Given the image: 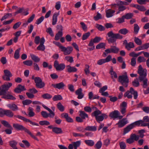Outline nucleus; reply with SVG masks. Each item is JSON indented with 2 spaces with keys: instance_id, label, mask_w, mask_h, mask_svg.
<instances>
[{
  "instance_id": "obj_2",
  "label": "nucleus",
  "mask_w": 149,
  "mask_h": 149,
  "mask_svg": "<svg viewBox=\"0 0 149 149\" xmlns=\"http://www.w3.org/2000/svg\"><path fill=\"white\" fill-rule=\"evenodd\" d=\"M147 70L143 69L141 65L139 66L137 71V73L139 74V79L140 81H143V87L146 88L148 86V79L146 78L147 75Z\"/></svg>"
},
{
  "instance_id": "obj_41",
  "label": "nucleus",
  "mask_w": 149,
  "mask_h": 149,
  "mask_svg": "<svg viewBox=\"0 0 149 149\" xmlns=\"http://www.w3.org/2000/svg\"><path fill=\"white\" fill-rule=\"evenodd\" d=\"M95 27L99 31H104L105 29V28L103 26L98 24H95Z\"/></svg>"
},
{
  "instance_id": "obj_7",
  "label": "nucleus",
  "mask_w": 149,
  "mask_h": 149,
  "mask_svg": "<svg viewBox=\"0 0 149 149\" xmlns=\"http://www.w3.org/2000/svg\"><path fill=\"white\" fill-rule=\"evenodd\" d=\"M119 50V49L116 46H111L110 48L107 49L105 50V52L103 54L102 56L104 57H105L109 53H118Z\"/></svg>"
},
{
  "instance_id": "obj_1",
  "label": "nucleus",
  "mask_w": 149,
  "mask_h": 149,
  "mask_svg": "<svg viewBox=\"0 0 149 149\" xmlns=\"http://www.w3.org/2000/svg\"><path fill=\"white\" fill-rule=\"evenodd\" d=\"M12 86V84L10 82L5 83L1 86L2 89L0 91V95H2L1 98L6 100H15L16 98L12 95L9 94V92L6 93L9 88Z\"/></svg>"
},
{
  "instance_id": "obj_12",
  "label": "nucleus",
  "mask_w": 149,
  "mask_h": 149,
  "mask_svg": "<svg viewBox=\"0 0 149 149\" xmlns=\"http://www.w3.org/2000/svg\"><path fill=\"white\" fill-rule=\"evenodd\" d=\"M14 116L16 118H18L19 119L22 120L25 122L29 123L30 124L32 125H36L37 126H39V125L38 123L33 122L30 120L22 116L19 115H14Z\"/></svg>"
},
{
  "instance_id": "obj_51",
  "label": "nucleus",
  "mask_w": 149,
  "mask_h": 149,
  "mask_svg": "<svg viewBox=\"0 0 149 149\" xmlns=\"http://www.w3.org/2000/svg\"><path fill=\"white\" fill-rule=\"evenodd\" d=\"M63 98L60 95H54L52 99L54 101H56L62 100Z\"/></svg>"
},
{
  "instance_id": "obj_14",
  "label": "nucleus",
  "mask_w": 149,
  "mask_h": 149,
  "mask_svg": "<svg viewBox=\"0 0 149 149\" xmlns=\"http://www.w3.org/2000/svg\"><path fill=\"white\" fill-rule=\"evenodd\" d=\"M111 59V56L109 55L105 59H101L98 60L97 63L98 65H101L104 63L109 62Z\"/></svg>"
},
{
  "instance_id": "obj_35",
  "label": "nucleus",
  "mask_w": 149,
  "mask_h": 149,
  "mask_svg": "<svg viewBox=\"0 0 149 149\" xmlns=\"http://www.w3.org/2000/svg\"><path fill=\"white\" fill-rule=\"evenodd\" d=\"M1 123L5 127L8 128L12 127L11 125L7 121L2 120L1 121Z\"/></svg>"
},
{
  "instance_id": "obj_59",
  "label": "nucleus",
  "mask_w": 149,
  "mask_h": 149,
  "mask_svg": "<svg viewBox=\"0 0 149 149\" xmlns=\"http://www.w3.org/2000/svg\"><path fill=\"white\" fill-rule=\"evenodd\" d=\"M102 114V112L99 110H95L92 113V114L95 117V118L98 116L99 115L101 114Z\"/></svg>"
},
{
  "instance_id": "obj_64",
  "label": "nucleus",
  "mask_w": 149,
  "mask_h": 149,
  "mask_svg": "<svg viewBox=\"0 0 149 149\" xmlns=\"http://www.w3.org/2000/svg\"><path fill=\"white\" fill-rule=\"evenodd\" d=\"M125 18L123 15L121 18H118L117 19L118 20L116 23L118 24H120L124 22H125Z\"/></svg>"
},
{
  "instance_id": "obj_5",
  "label": "nucleus",
  "mask_w": 149,
  "mask_h": 149,
  "mask_svg": "<svg viewBox=\"0 0 149 149\" xmlns=\"http://www.w3.org/2000/svg\"><path fill=\"white\" fill-rule=\"evenodd\" d=\"M42 106L46 110L48 111L49 113H48L46 111H42L41 112V114L42 117L44 118H47L48 117L50 118H53L55 116V113L49 108L45 105L42 104Z\"/></svg>"
},
{
  "instance_id": "obj_34",
  "label": "nucleus",
  "mask_w": 149,
  "mask_h": 149,
  "mask_svg": "<svg viewBox=\"0 0 149 149\" xmlns=\"http://www.w3.org/2000/svg\"><path fill=\"white\" fill-rule=\"evenodd\" d=\"M85 129L87 131H95L97 130V127L95 126H88L86 127Z\"/></svg>"
},
{
  "instance_id": "obj_37",
  "label": "nucleus",
  "mask_w": 149,
  "mask_h": 149,
  "mask_svg": "<svg viewBox=\"0 0 149 149\" xmlns=\"http://www.w3.org/2000/svg\"><path fill=\"white\" fill-rule=\"evenodd\" d=\"M57 107L60 111L63 112L64 110V107L60 102H58L56 105Z\"/></svg>"
},
{
  "instance_id": "obj_4",
  "label": "nucleus",
  "mask_w": 149,
  "mask_h": 149,
  "mask_svg": "<svg viewBox=\"0 0 149 149\" xmlns=\"http://www.w3.org/2000/svg\"><path fill=\"white\" fill-rule=\"evenodd\" d=\"M118 81L124 87H127L129 83V79L126 72L124 75L119 76L118 77Z\"/></svg>"
},
{
  "instance_id": "obj_63",
  "label": "nucleus",
  "mask_w": 149,
  "mask_h": 149,
  "mask_svg": "<svg viewBox=\"0 0 149 149\" xmlns=\"http://www.w3.org/2000/svg\"><path fill=\"white\" fill-rule=\"evenodd\" d=\"M44 17L43 16L40 17L39 19H37L36 22V24L38 25L41 23L44 20Z\"/></svg>"
},
{
  "instance_id": "obj_23",
  "label": "nucleus",
  "mask_w": 149,
  "mask_h": 149,
  "mask_svg": "<svg viewBox=\"0 0 149 149\" xmlns=\"http://www.w3.org/2000/svg\"><path fill=\"white\" fill-rule=\"evenodd\" d=\"M75 93L78 95L77 98L78 99H81L84 96V94L82 92V89L81 88H79L76 90Z\"/></svg>"
},
{
  "instance_id": "obj_40",
  "label": "nucleus",
  "mask_w": 149,
  "mask_h": 149,
  "mask_svg": "<svg viewBox=\"0 0 149 149\" xmlns=\"http://www.w3.org/2000/svg\"><path fill=\"white\" fill-rule=\"evenodd\" d=\"M129 31L126 28H123L120 29L118 33L121 34L125 35L129 32Z\"/></svg>"
},
{
  "instance_id": "obj_31",
  "label": "nucleus",
  "mask_w": 149,
  "mask_h": 149,
  "mask_svg": "<svg viewBox=\"0 0 149 149\" xmlns=\"http://www.w3.org/2000/svg\"><path fill=\"white\" fill-rule=\"evenodd\" d=\"M17 142L14 140L10 141L9 142V145L13 149L17 148L16 145Z\"/></svg>"
},
{
  "instance_id": "obj_27",
  "label": "nucleus",
  "mask_w": 149,
  "mask_h": 149,
  "mask_svg": "<svg viewBox=\"0 0 149 149\" xmlns=\"http://www.w3.org/2000/svg\"><path fill=\"white\" fill-rule=\"evenodd\" d=\"M59 15V13H55L52 16V24L53 25H55L57 21V17Z\"/></svg>"
},
{
  "instance_id": "obj_36",
  "label": "nucleus",
  "mask_w": 149,
  "mask_h": 149,
  "mask_svg": "<svg viewBox=\"0 0 149 149\" xmlns=\"http://www.w3.org/2000/svg\"><path fill=\"white\" fill-rule=\"evenodd\" d=\"M134 47V43L132 42H129L127 44V45H125V48L128 50H130L131 48H133Z\"/></svg>"
},
{
  "instance_id": "obj_49",
  "label": "nucleus",
  "mask_w": 149,
  "mask_h": 149,
  "mask_svg": "<svg viewBox=\"0 0 149 149\" xmlns=\"http://www.w3.org/2000/svg\"><path fill=\"white\" fill-rule=\"evenodd\" d=\"M130 137L133 141H137L139 138V136L138 135H136L135 134H132L130 135Z\"/></svg>"
},
{
  "instance_id": "obj_42",
  "label": "nucleus",
  "mask_w": 149,
  "mask_h": 149,
  "mask_svg": "<svg viewBox=\"0 0 149 149\" xmlns=\"http://www.w3.org/2000/svg\"><path fill=\"white\" fill-rule=\"evenodd\" d=\"M63 32H58L55 36L54 39L55 40H58L60 38L63 36Z\"/></svg>"
},
{
  "instance_id": "obj_33",
  "label": "nucleus",
  "mask_w": 149,
  "mask_h": 149,
  "mask_svg": "<svg viewBox=\"0 0 149 149\" xmlns=\"http://www.w3.org/2000/svg\"><path fill=\"white\" fill-rule=\"evenodd\" d=\"M53 132L57 134L61 133L63 132L61 128L58 127H54Z\"/></svg>"
},
{
  "instance_id": "obj_50",
  "label": "nucleus",
  "mask_w": 149,
  "mask_h": 149,
  "mask_svg": "<svg viewBox=\"0 0 149 149\" xmlns=\"http://www.w3.org/2000/svg\"><path fill=\"white\" fill-rule=\"evenodd\" d=\"M125 19H131L133 16V14L131 13H127L125 15H123Z\"/></svg>"
},
{
  "instance_id": "obj_11",
  "label": "nucleus",
  "mask_w": 149,
  "mask_h": 149,
  "mask_svg": "<svg viewBox=\"0 0 149 149\" xmlns=\"http://www.w3.org/2000/svg\"><path fill=\"white\" fill-rule=\"evenodd\" d=\"M73 48L71 46L68 47H67L63 46L61 47V51L63 52V54L65 55L70 54L73 50Z\"/></svg>"
},
{
  "instance_id": "obj_17",
  "label": "nucleus",
  "mask_w": 149,
  "mask_h": 149,
  "mask_svg": "<svg viewBox=\"0 0 149 149\" xmlns=\"http://www.w3.org/2000/svg\"><path fill=\"white\" fill-rule=\"evenodd\" d=\"M61 118L65 119L69 123H72L73 122V120L68 116V113H63L61 114Z\"/></svg>"
},
{
  "instance_id": "obj_21",
  "label": "nucleus",
  "mask_w": 149,
  "mask_h": 149,
  "mask_svg": "<svg viewBox=\"0 0 149 149\" xmlns=\"http://www.w3.org/2000/svg\"><path fill=\"white\" fill-rule=\"evenodd\" d=\"M108 117V116L106 114L102 113L101 115L95 118L97 122L100 123V122L103 120L104 118H107Z\"/></svg>"
},
{
  "instance_id": "obj_62",
  "label": "nucleus",
  "mask_w": 149,
  "mask_h": 149,
  "mask_svg": "<svg viewBox=\"0 0 149 149\" xmlns=\"http://www.w3.org/2000/svg\"><path fill=\"white\" fill-rule=\"evenodd\" d=\"M105 44L104 43H101L98 44L96 47L97 49H100L105 47Z\"/></svg>"
},
{
  "instance_id": "obj_44",
  "label": "nucleus",
  "mask_w": 149,
  "mask_h": 149,
  "mask_svg": "<svg viewBox=\"0 0 149 149\" xmlns=\"http://www.w3.org/2000/svg\"><path fill=\"white\" fill-rule=\"evenodd\" d=\"M139 27L137 24H134V33L135 34H137L139 32Z\"/></svg>"
},
{
  "instance_id": "obj_39",
  "label": "nucleus",
  "mask_w": 149,
  "mask_h": 149,
  "mask_svg": "<svg viewBox=\"0 0 149 149\" xmlns=\"http://www.w3.org/2000/svg\"><path fill=\"white\" fill-rule=\"evenodd\" d=\"M39 124L42 126H48L50 124V123L47 120H45L40 121Z\"/></svg>"
},
{
  "instance_id": "obj_6",
  "label": "nucleus",
  "mask_w": 149,
  "mask_h": 149,
  "mask_svg": "<svg viewBox=\"0 0 149 149\" xmlns=\"http://www.w3.org/2000/svg\"><path fill=\"white\" fill-rule=\"evenodd\" d=\"M134 95V98L135 99H137L138 96V92L136 91H134V88H130V91H127L124 94L125 97H127L128 98L130 99L132 98V95Z\"/></svg>"
},
{
  "instance_id": "obj_32",
  "label": "nucleus",
  "mask_w": 149,
  "mask_h": 149,
  "mask_svg": "<svg viewBox=\"0 0 149 149\" xmlns=\"http://www.w3.org/2000/svg\"><path fill=\"white\" fill-rule=\"evenodd\" d=\"M33 109L31 107H29V108L28 109V115L30 117H32L35 116V113L33 112Z\"/></svg>"
},
{
  "instance_id": "obj_3",
  "label": "nucleus",
  "mask_w": 149,
  "mask_h": 149,
  "mask_svg": "<svg viewBox=\"0 0 149 149\" xmlns=\"http://www.w3.org/2000/svg\"><path fill=\"white\" fill-rule=\"evenodd\" d=\"M107 35L109 38L107 39L109 43H113L115 42L117 39H121L123 36L119 33H115L111 31L107 33Z\"/></svg>"
},
{
  "instance_id": "obj_16",
  "label": "nucleus",
  "mask_w": 149,
  "mask_h": 149,
  "mask_svg": "<svg viewBox=\"0 0 149 149\" xmlns=\"http://www.w3.org/2000/svg\"><path fill=\"white\" fill-rule=\"evenodd\" d=\"M26 90L24 86H22L21 84H19L14 89V91L15 93H21L22 91H26Z\"/></svg>"
},
{
  "instance_id": "obj_55",
  "label": "nucleus",
  "mask_w": 149,
  "mask_h": 149,
  "mask_svg": "<svg viewBox=\"0 0 149 149\" xmlns=\"http://www.w3.org/2000/svg\"><path fill=\"white\" fill-rule=\"evenodd\" d=\"M137 8V9L142 12H144L146 10L145 7L143 5H138Z\"/></svg>"
},
{
  "instance_id": "obj_56",
  "label": "nucleus",
  "mask_w": 149,
  "mask_h": 149,
  "mask_svg": "<svg viewBox=\"0 0 149 149\" xmlns=\"http://www.w3.org/2000/svg\"><path fill=\"white\" fill-rule=\"evenodd\" d=\"M132 85L135 87H137L139 86V83L137 79H135L132 82Z\"/></svg>"
},
{
  "instance_id": "obj_29",
  "label": "nucleus",
  "mask_w": 149,
  "mask_h": 149,
  "mask_svg": "<svg viewBox=\"0 0 149 149\" xmlns=\"http://www.w3.org/2000/svg\"><path fill=\"white\" fill-rule=\"evenodd\" d=\"M127 9V7L123 6L119 4L118 7V11L116 12V14L117 15L119 14L121 12H123Z\"/></svg>"
},
{
  "instance_id": "obj_46",
  "label": "nucleus",
  "mask_w": 149,
  "mask_h": 149,
  "mask_svg": "<svg viewBox=\"0 0 149 149\" xmlns=\"http://www.w3.org/2000/svg\"><path fill=\"white\" fill-rule=\"evenodd\" d=\"M81 142L80 141H77L76 142H74L72 143L74 149H77V148L80 146Z\"/></svg>"
},
{
  "instance_id": "obj_10",
  "label": "nucleus",
  "mask_w": 149,
  "mask_h": 149,
  "mask_svg": "<svg viewBox=\"0 0 149 149\" xmlns=\"http://www.w3.org/2000/svg\"><path fill=\"white\" fill-rule=\"evenodd\" d=\"M35 86L38 88H42L45 85V83L43 82L42 79L40 78H36L35 80Z\"/></svg>"
},
{
  "instance_id": "obj_20",
  "label": "nucleus",
  "mask_w": 149,
  "mask_h": 149,
  "mask_svg": "<svg viewBox=\"0 0 149 149\" xmlns=\"http://www.w3.org/2000/svg\"><path fill=\"white\" fill-rule=\"evenodd\" d=\"M52 86L55 88L60 89H63V88L65 86V85L63 82H61L56 84H52Z\"/></svg>"
},
{
  "instance_id": "obj_45",
  "label": "nucleus",
  "mask_w": 149,
  "mask_h": 149,
  "mask_svg": "<svg viewBox=\"0 0 149 149\" xmlns=\"http://www.w3.org/2000/svg\"><path fill=\"white\" fill-rule=\"evenodd\" d=\"M133 128L132 125L130 124L124 129V133L125 134L127 133L131 130Z\"/></svg>"
},
{
  "instance_id": "obj_58",
  "label": "nucleus",
  "mask_w": 149,
  "mask_h": 149,
  "mask_svg": "<svg viewBox=\"0 0 149 149\" xmlns=\"http://www.w3.org/2000/svg\"><path fill=\"white\" fill-rule=\"evenodd\" d=\"M4 73V75L9 76L10 77H12V74L8 70H5L3 71Z\"/></svg>"
},
{
  "instance_id": "obj_54",
  "label": "nucleus",
  "mask_w": 149,
  "mask_h": 149,
  "mask_svg": "<svg viewBox=\"0 0 149 149\" xmlns=\"http://www.w3.org/2000/svg\"><path fill=\"white\" fill-rule=\"evenodd\" d=\"M102 145V142L100 141L97 142V143L95 145L94 147L95 149H100L101 148Z\"/></svg>"
},
{
  "instance_id": "obj_38",
  "label": "nucleus",
  "mask_w": 149,
  "mask_h": 149,
  "mask_svg": "<svg viewBox=\"0 0 149 149\" xmlns=\"http://www.w3.org/2000/svg\"><path fill=\"white\" fill-rule=\"evenodd\" d=\"M30 56L31 59L35 62H39L40 61V58L33 54H31Z\"/></svg>"
},
{
  "instance_id": "obj_22",
  "label": "nucleus",
  "mask_w": 149,
  "mask_h": 149,
  "mask_svg": "<svg viewBox=\"0 0 149 149\" xmlns=\"http://www.w3.org/2000/svg\"><path fill=\"white\" fill-rule=\"evenodd\" d=\"M7 106L10 109L13 111H16L18 110V107L17 105L14 103H11L7 104Z\"/></svg>"
},
{
  "instance_id": "obj_18",
  "label": "nucleus",
  "mask_w": 149,
  "mask_h": 149,
  "mask_svg": "<svg viewBox=\"0 0 149 149\" xmlns=\"http://www.w3.org/2000/svg\"><path fill=\"white\" fill-rule=\"evenodd\" d=\"M127 123V121L126 120V118H123L119 120L116 125H118V127L121 128L124 126Z\"/></svg>"
},
{
  "instance_id": "obj_8",
  "label": "nucleus",
  "mask_w": 149,
  "mask_h": 149,
  "mask_svg": "<svg viewBox=\"0 0 149 149\" xmlns=\"http://www.w3.org/2000/svg\"><path fill=\"white\" fill-rule=\"evenodd\" d=\"M133 128H134L136 126H141L146 127L148 126V128H149V124L144 123L142 120H139L136 121L131 124Z\"/></svg>"
},
{
  "instance_id": "obj_61",
  "label": "nucleus",
  "mask_w": 149,
  "mask_h": 149,
  "mask_svg": "<svg viewBox=\"0 0 149 149\" xmlns=\"http://www.w3.org/2000/svg\"><path fill=\"white\" fill-rule=\"evenodd\" d=\"M13 129V128L12 127H9L6 129L5 130H4V131L5 132L6 134H10L12 133V130Z\"/></svg>"
},
{
  "instance_id": "obj_47",
  "label": "nucleus",
  "mask_w": 149,
  "mask_h": 149,
  "mask_svg": "<svg viewBox=\"0 0 149 149\" xmlns=\"http://www.w3.org/2000/svg\"><path fill=\"white\" fill-rule=\"evenodd\" d=\"M42 97L45 99L49 100L52 97V96L48 93H46L42 95Z\"/></svg>"
},
{
  "instance_id": "obj_28",
  "label": "nucleus",
  "mask_w": 149,
  "mask_h": 149,
  "mask_svg": "<svg viewBox=\"0 0 149 149\" xmlns=\"http://www.w3.org/2000/svg\"><path fill=\"white\" fill-rule=\"evenodd\" d=\"M67 71L69 73L72 72H76L77 70V69L73 67H71L70 65H68L66 66Z\"/></svg>"
},
{
  "instance_id": "obj_26",
  "label": "nucleus",
  "mask_w": 149,
  "mask_h": 149,
  "mask_svg": "<svg viewBox=\"0 0 149 149\" xmlns=\"http://www.w3.org/2000/svg\"><path fill=\"white\" fill-rule=\"evenodd\" d=\"M5 115L10 118H12L14 116V114L13 112L10 110H5L4 116Z\"/></svg>"
},
{
  "instance_id": "obj_52",
  "label": "nucleus",
  "mask_w": 149,
  "mask_h": 149,
  "mask_svg": "<svg viewBox=\"0 0 149 149\" xmlns=\"http://www.w3.org/2000/svg\"><path fill=\"white\" fill-rule=\"evenodd\" d=\"M134 41L135 43L138 45H141L142 44L141 40L137 37H135L134 38Z\"/></svg>"
},
{
  "instance_id": "obj_13",
  "label": "nucleus",
  "mask_w": 149,
  "mask_h": 149,
  "mask_svg": "<svg viewBox=\"0 0 149 149\" xmlns=\"http://www.w3.org/2000/svg\"><path fill=\"white\" fill-rule=\"evenodd\" d=\"M13 127L18 130H24L25 132L27 133L29 130L27 129L23 126L17 123H14L13 124Z\"/></svg>"
},
{
  "instance_id": "obj_30",
  "label": "nucleus",
  "mask_w": 149,
  "mask_h": 149,
  "mask_svg": "<svg viewBox=\"0 0 149 149\" xmlns=\"http://www.w3.org/2000/svg\"><path fill=\"white\" fill-rule=\"evenodd\" d=\"M80 113L79 116L83 119H85L86 118H88V116L87 114L83 111H79Z\"/></svg>"
},
{
  "instance_id": "obj_48",
  "label": "nucleus",
  "mask_w": 149,
  "mask_h": 149,
  "mask_svg": "<svg viewBox=\"0 0 149 149\" xmlns=\"http://www.w3.org/2000/svg\"><path fill=\"white\" fill-rule=\"evenodd\" d=\"M85 142L87 145L90 146H93L94 144V141L92 140H86L85 141Z\"/></svg>"
},
{
  "instance_id": "obj_19",
  "label": "nucleus",
  "mask_w": 149,
  "mask_h": 149,
  "mask_svg": "<svg viewBox=\"0 0 149 149\" xmlns=\"http://www.w3.org/2000/svg\"><path fill=\"white\" fill-rule=\"evenodd\" d=\"M120 114L118 110H116L111 112L109 114V116L112 118L115 119L118 118V115Z\"/></svg>"
},
{
  "instance_id": "obj_53",
  "label": "nucleus",
  "mask_w": 149,
  "mask_h": 149,
  "mask_svg": "<svg viewBox=\"0 0 149 149\" xmlns=\"http://www.w3.org/2000/svg\"><path fill=\"white\" fill-rule=\"evenodd\" d=\"M90 35V33L89 32H88L84 34L82 37V40H84L87 39Z\"/></svg>"
},
{
  "instance_id": "obj_43",
  "label": "nucleus",
  "mask_w": 149,
  "mask_h": 149,
  "mask_svg": "<svg viewBox=\"0 0 149 149\" xmlns=\"http://www.w3.org/2000/svg\"><path fill=\"white\" fill-rule=\"evenodd\" d=\"M21 49L20 48H19L18 49H16L15 52L14 57L16 59H18L19 57V52Z\"/></svg>"
},
{
  "instance_id": "obj_60",
  "label": "nucleus",
  "mask_w": 149,
  "mask_h": 149,
  "mask_svg": "<svg viewBox=\"0 0 149 149\" xmlns=\"http://www.w3.org/2000/svg\"><path fill=\"white\" fill-rule=\"evenodd\" d=\"M32 102V101L31 100L27 99L23 100L22 102V104L24 105H28L31 104Z\"/></svg>"
},
{
  "instance_id": "obj_57",
  "label": "nucleus",
  "mask_w": 149,
  "mask_h": 149,
  "mask_svg": "<svg viewBox=\"0 0 149 149\" xmlns=\"http://www.w3.org/2000/svg\"><path fill=\"white\" fill-rule=\"evenodd\" d=\"M23 63L25 65L28 66H31L33 64V61L31 60H28L24 61Z\"/></svg>"
},
{
  "instance_id": "obj_9",
  "label": "nucleus",
  "mask_w": 149,
  "mask_h": 149,
  "mask_svg": "<svg viewBox=\"0 0 149 149\" xmlns=\"http://www.w3.org/2000/svg\"><path fill=\"white\" fill-rule=\"evenodd\" d=\"M54 66L57 71H61L65 68V65L64 63L59 64L58 61L56 60L54 62Z\"/></svg>"
},
{
  "instance_id": "obj_24",
  "label": "nucleus",
  "mask_w": 149,
  "mask_h": 149,
  "mask_svg": "<svg viewBox=\"0 0 149 149\" xmlns=\"http://www.w3.org/2000/svg\"><path fill=\"white\" fill-rule=\"evenodd\" d=\"M115 12V10L111 9H109L106 11V17L107 18H109L112 17Z\"/></svg>"
},
{
  "instance_id": "obj_15",
  "label": "nucleus",
  "mask_w": 149,
  "mask_h": 149,
  "mask_svg": "<svg viewBox=\"0 0 149 149\" xmlns=\"http://www.w3.org/2000/svg\"><path fill=\"white\" fill-rule=\"evenodd\" d=\"M45 40L43 37H42L40 39V45L37 47V49L38 50L44 51L45 49V47L44 45Z\"/></svg>"
},
{
  "instance_id": "obj_25",
  "label": "nucleus",
  "mask_w": 149,
  "mask_h": 149,
  "mask_svg": "<svg viewBox=\"0 0 149 149\" xmlns=\"http://www.w3.org/2000/svg\"><path fill=\"white\" fill-rule=\"evenodd\" d=\"M109 73L110 74L111 76V78L113 79V81H115V80L114 78H118V76L116 72L113 71V67L112 66L111 67V69Z\"/></svg>"
}]
</instances>
